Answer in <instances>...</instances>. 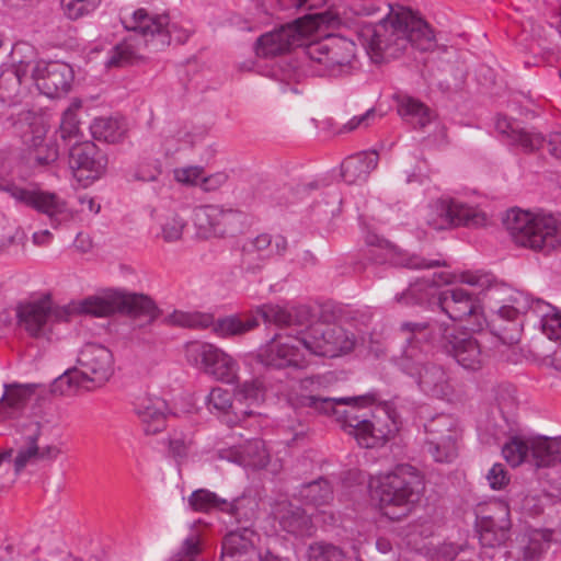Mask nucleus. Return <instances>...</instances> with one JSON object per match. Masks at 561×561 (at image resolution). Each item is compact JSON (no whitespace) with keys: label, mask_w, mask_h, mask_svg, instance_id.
I'll return each mask as SVG.
<instances>
[{"label":"nucleus","mask_w":561,"mask_h":561,"mask_svg":"<svg viewBox=\"0 0 561 561\" xmlns=\"http://www.w3.org/2000/svg\"><path fill=\"white\" fill-rule=\"evenodd\" d=\"M435 304L453 321L474 320L477 327L482 325V306L480 299L468 290L456 287L437 294Z\"/></svg>","instance_id":"nucleus-18"},{"label":"nucleus","mask_w":561,"mask_h":561,"mask_svg":"<svg viewBox=\"0 0 561 561\" xmlns=\"http://www.w3.org/2000/svg\"><path fill=\"white\" fill-rule=\"evenodd\" d=\"M439 335L438 346L453 357L466 370L481 369L488 360V354L482 350L479 341L465 332L455 333L448 324H436Z\"/></svg>","instance_id":"nucleus-12"},{"label":"nucleus","mask_w":561,"mask_h":561,"mask_svg":"<svg viewBox=\"0 0 561 561\" xmlns=\"http://www.w3.org/2000/svg\"><path fill=\"white\" fill-rule=\"evenodd\" d=\"M272 254V237L268 233L248 238L240 248L239 266L245 273L256 274L264 267Z\"/></svg>","instance_id":"nucleus-24"},{"label":"nucleus","mask_w":561,"mask_h":561,"mask_svg":"<svg viewBox=\"0 0 561 561\" xmlns=\"http://www.w3.org/2000/svg\"><path fill=\"white\" fill-rule=\"evenodd\" d=\"M191 439L183 433L174 432L169 438V453L178 461L186 458Z\"/></svg>","instance_id":"nucleus-59"},{"label":"nucleus","mask_w":561,"mask_h":561,"mask_svg":"<svg viewBox=\"0 0 561 561\" xmlns=\"http://www.w3.org/2000/svg\"><path fill=\"white\" fill-rule=\"evenodd\" d=\"M426 450L436 462H451L458 456V449L454 434L428 437Z\"/></svg>","instance_id":"nucleus-39"},{"label":"nucleus","mask_w":561,"mask_h":561,"mask_svg":"<svg viewBox=\"0 0 561 561\" xmlns=\"http://www.w3.org/2000/svg\"><path fill=\"white\" fill-rule=\"evenodd\" d=\"M305 353L324 357H336L354 348L353 334L342 327L329 323H317L301 334Z\"/></svg>","instance_id":"nucleus-13"},{"label":"nucleus","mask_w":561,"mask_h":561,"mask_svg":"<svg viewBox=\"0 0 561 561\" xmlns=\"http://www.w3.org/2000/svg\"><path fill=\"white\" fill-rule=\"evenodd\" d=\"M101 0H60L64 14L70 20H78L92 12Z\"/></svg>","instance_id":"nucleus-54"},{"label":"nucleus","mask_w":561,"mask_h":561,"mask_svg":"<svg viewBox=\"0 0 561 561\" xmlns=\"http://www.w3.org/2000/svg\"><path fill=\"white\" fill-rule=\"evenodd\" d=\"M256 313L261 316L265 323H273L279 328L301 324V311L288 309L279 305L265 304L256 308Z\"/></svg>","instance_id":"nucleus-34"},{"label":"nucleus","mask_w":561,"mask_h":561,"mask_svg":"<svg viewBox=\"0 0 561 561\" xmlns=\"http://www.w3.org/2000/svg\"><path fill=\"white\" fill-rule=\"evenodd\" d=\"M398 366L426 396L443 399L451 393L449 376L444 367L425 360L415 347L411 346L404 352Z\"/></svg>","instance_id":"nucleus-7"},{"label":"nucleus","mask_w":561,"mask_h":561,"mask_svg":"<svg viewBox=\"0 0 561 561\" xmlns=\"http://www.w3.org/2000/svg\"><path fill=\"white\" fill-rule=\"evenodd\" d=\"M81 107V100L73 99L70 105L65 110L60 123V136L62 139H71L79 134L80 122L77 113Z\"/></svg>","instance_id":"nucleus-52"},{"label":"nucleus","mask_w":561,"mask_h":561,"mask_svg":"<svg viewBox=\"0 0 561 561\" xmlns=\"http://www.w3.org/2000/svg\"><path fill=\"white\" fill-rule=\"evenodd\" d=\"M85 383L78 368L68 369L54 380L51 392L59 396L70 394L80 387L89 389Z\"/></svg>","instance_id":"nucleus-50"},{"label":"nucleus","mask_w":561,"mask_h":561,"mask_svg":"<svg viewBox=\"0 0 561 561\" xmlns=\"http://www.w3.org/2000/svg\"><path fill=\"white\" fill-rule=\"evenodd\" d=\"M80 310L95 317H107L115 312L136 317L140 310V297L118 290H106L84 299Z\"/></svg>","instance_id":"nucleus-19"},{"label":"nucleus","mask_w":561,"mask_h":561,"mask_svg":"<svg viewBox=\"0 0 561 561\" xmlns=\"http://www.w3.org/2000/svg\"><path fill=\"white\" fill-rule=\"evenodd\" d=\"M423 490L424 480L419 470L410 465H399L378 479L375 493L382 514L391 520H399L412 511Z\"/></svg>","instance_id":"nucleus-3"},{"label":"nucleus","mask_w":561,"mask_h":561,"mask_svg":"<svg viewBox=\"0 0 561 561\" xmlns=\"http://www.w3.org/2000/svg\"><path fill=\"white\" fill-rule=\"evenodd\" d=\"M398 113L407 119L415 122L420 127L426 126L432 117L430 108L421 101L403 96L398 105Z\"/></svg>","instance_id":"nucleus-42"},{"label":"nucleus","mask_w":561,"mask_h":561,"mask_svg":"<svg viewBox=\"0 0 561 561\" xmlns=\"http://www.w3.org/2000/svg\"><path fill=\"white\" fill-rule=\"evenodd\" d=\"M0 188L18 203L45 215L54 228L72 218V211L68 207V203L55 192L45 191L37 186L22 187L14 183H4Z\"/></svg>","instance_id":"nucleus-9"},{"label":"nucleus","mask_w":561,"mask_h":561,"mask_svg":"<svg viewBox=\"0 0 561 561\" xmlns=\"http://www.w3.org/2000/svg\"><path fill=\"white\" fill-rule=\"evenodd\" d=\"M300 496L307 504L322 506L333 500V490L325 479L320 478L304 484L300 489Z\"/></svg>","instance_id":"nucleus-41"},{"label":"nucleus","mask_w":561,"mask_h":561,"mask_svg":"<svg viewBox=\"0 0 561 561\" xmlns=\"http://www.w3.org/2000/svg\"><path fill=\"white\" fill-rule=\"evenodd\" d=\"M308 561H345V552L339 546L327 541H316L307 549Z\"/></svg>","instance_id":"nucleus-49"},{"label":"nucleus","mask_w":561,"mask_h":561,"mask_svg":"<svg viewBox=\"0 0 561 561\" xmlns=\"http://www.w3.org/2000/svg\"><path fill=\"white\" fill-rule=\"evenodd\" d=\"M139 39L137 34L126 37L113 47L112 54L105 61L107 68L125 67L134 64L138 58Z\"/></svg>","instance_id":"nucleus-38"},{"label":"nucleus","mask_w":561,"mask_h":561,"mask_svg":"<svg viewBox=\"0 0 561 561\" xmlns=\"http://www.w3.org/2000/svg\"><path fill=\"white\" fill-rule=\"evenodd\" d=\"M151 216L158 220L161 237L165 242H175L182 238L186 221L180 215L154 209Z\"/></svg>","instance_id":"nucleus-37"},{"label":"nucleus","mask_w":561,"mask_h":561,"mask_svg":"<svg viewBox=\"0 0 561 561\" xmlns=\"http://www.w3.org/2000/svg\"><path fill=\"white\" fill-rule=\"evenodd\" d=\"M13 129L28 149L27 160L32 168L45 169L58 160V146L46 140L47 129L41 116L32 111L22 112L13 123Z\"/></svg>","instance_id":"nucleus-6"},{"label":"nucleus","mask_w":561,"mask_h":561,"mask_svg":"<svg viewBox=\"0 0 561 561\" xmlns=\"http://www.w3.org/2000/svg\"><path fill=\"white\" fill-rule=\"evenodd\" d=\"M69 165L79 180H95L105 171L107 159L92 141L76 142L69 151Z\"/></svg>","instance_id":"nucleus-22"},{"label":"nucleus","mask_w":561,"mask_h":561,"mask_svg":"<svg viewBox=\"0 0 561 561\" xmlns=\"http://www.w3.org/2000/svg\"><path fill=\"white\" fill-rule=\"evenodd\" d=\"M190 506L196 512H209L211 510L230 511L232 504L227 500L220 499L216 493L206 489L194 491L188 497Z\"/></svg>","instance_id":"nucleus-40"},{"label":"nucleus","mask_w":561,"mask_h":561,"mask_svg":"<svg viewBox=\"0 0 561 561\" xmlns=\"http://www.w3.org/2000/svg\"><path fill=\"white\" fill-rule=\"evenodd\" d=\"M256 358L259 363L266 367L267 375L271 370L280 371L279 382L287 378L286 368L304 369L308 365L300 337L293 335L283 336L276 334L260 348Z\"/></svg>","instance_id":"nucleus-10"},{"label":"nucleus","mask_w":561,"mask_h":561,"mask_svg":"<svg viewBox=\"0 0 561 561\" xmlns=\"http://www.w3.org/2000/svg\"><path fill=\"white\" fill-rule=\"evenodd\" d=\"M207 405L209 410H216L220 413H227L230 409L237 414V408L232 403V396L227 389L220 387L213 388L207 396Z\"/></svg>","instance_id":"nucleus-55"},{"label":"nucleus","mask_w":561,"mask_h":561,"mask_svg":"<svg viewBox=\"0 0 561 561\" xmlns=\"http://www.w3.org/2000/svg\"><path fill=\"white\" fill-rule=\"evenodd\" d=\"M319 14H306L291 23L261 35L255 44L259 57L271 58L283 55L295 47H305L306 37L316 28L314 19Z\"/></svg>","instance_id":"nucleus-8"},{"label":"nucleus","mask_w":561,"mask_h":561,"mask_svg":"<svg viewBox=\"0 0 561 561\" xmlns=\"http://www.w3.org/2000/svg\"><path fill=\"white\" fill-rule=\"evenodd\" d=\"M255 533L248 528L229 531L222 541V561H242L243 554L254 549Z\"/></svg>","instance_id":"nucleus-31"},{"label":"nucleus","mask_w":561,"mask_h":561,"mask_svg":"<svg viewBox=\"0 0 561 561\" xmlns=\"http://www.w3.org/2000/svg\"><path fill=\"white\" fill-rule=\"evenodd\" d=\"M403 9L392 10L376 24H365L359 36L375 62L399 58L407 49L403 27Z\"/></svg>","instance_id":"nucleus-5"},{"label":"nucleus","mask_w":561,"mask_h":561,"mask_svg":"<svg viewBox=\"0 0 561 561\" xmlns=\"http://www.w3.org/2000/svg\"><path fill=\"white\" fill-rule=\"evenodd\" d=\"M42 433V425L38 422H30L24 435L25 446L22 447L14 460L15 476H18L32 459L55 460L60 455V449L55 445L39 447L37 442Z\"/></svg>","instance_id":"nucleus-23"},{"label":"nucleus","mask_w":561,"mask_h":561,"mask_svg":"<svg viewBox=\"0 0 561 561\" xmlns=\"http://www.w3.org/2000/svg\"><path fill=\"white\" fill-rule=\"evenodd\" d=\"M424 427L428 437L454 434V420L447 414H439L430 420Z\"/></svg>","instance_id":"nucleus-57"},{"label":"nucleus","mask_w":561,"mask_h":561,"mask_svg":"<svg viewBox=\"0 0 561 561\" xmlns=\"http://www.w3.org/2000/svg\"><path fill=\"white\" fill-rule=\"evenodd\" d=\"M23 94L19 75L4 70L0 73V100L8 104H16Z\"/></svg>","instance_id":"nucleus-47"},{"label":"nucleus","mask_w":561,"mask_h":561,"mask_svg":"<svg viewBox=\"0 0 561 561\" xmlns=\"http://www.w3.org/2000/svg\"><path fill=\"white\" fill-rule=\"evenodd\" d=\"M247 215L237 209L206 205L194 210V226L202 238L234 236L244 227Z\"/></svg>","instance_id":"nucleus-15"},{"label":"nucleus","mask_w":561,"mask_h":561,"mask_svg":"<svg viewBox=\"0 0 561 561\" xmlns=\"http://www.w3.org/2000/svg\"><path fill=\"white\" fill-rule=\"evenodd\" d=\"M18 323L33 337L45 336L53 322L67 321V307L55 306L49 296L21 304L16 311Z\"/></svg>","instance_id":"nucleus-16"},{"label":"nucleus","mask_w":561,"mask_h":561,"mask_svg":"<svg viewBox=\"0 0 561 561\" xmlns=\"http://www.w3.org/2000/svg\"><path fill=\"white\" fill-rule=\"evenodd\" d=\"M510 537L506 536V533L481 529L479 530V540L482 547L485 548H495L504 545Z\"/></svg>","instance_id":"nucleus-63"},{"label":"nucleus","mask_w":561,"mask_h":561,"mask_svg":"<svg viewBox=\"0 0 561 561\" xmlns=\"http://www.w3.org/2000/svg\"><path fill=\"white\" fill-rule=\"evenodd\" d=\"M160 319L162 320L161 309L151 297L142 294V328Z\"/></svg>","instance_id":"nucleus-62"},{"label":"nucleus","mask_w":561,"mask_h":561,"mask_svg":"<svg viewBox=\"0 0 561 561\" xmlns=\"http://www.w3.org/2000/svg\"><path fill=\"white\" fill-rule=\"evenodd\" d=\"M426 225L437 231L465 226L478 228L484 226V213L454 198L438 199L431 204L425 215Z\"/></svg>","instance_id":"nucleus-11"},{"label":"nucleus","mask_w":561,"mask_h":561,"mask_svg":"<svg viewBox=\"0 0 561 561\" xmlns=\"http://www.w3.org/2000/svg\"><path fill=\"white\" fill-rule=\"evenodd\" d=\"M169 414L170 409L163 398L147 394L142 398V432L152 435L163 431Z\"/></svg>","instance_id":"nucleus-28"},{"label":"nucleus","mask_w":561,"mask_h":561,"mask_svg":"<svg viewBox=\"0 0 561 561\" xmlns=\"http://www.w3.org/2000/svg\"><path fill=\"white\" fill-rule=\"evenodd\" d=\"M403 27L407 38V47L411 46L421 51L432 50L436 46L433 30L411 10L403 9Z\"/></svg>","instance_id":"nucleus-25"},{"label":"nucleus","mask_w":561,"mask_h":561,"mask_svg":"<svg viewBox=\"0 0 561 561\" xmlns=\"http://www.w3.org/2000/svg\"><path fill=\"white\" fill-rule=\"evenodd\" d=\"M504 225L518 247L545 254L561 248V219L553 214L511 209Z\"/></svg>","instance_id":"nucleus-2"},{"label":"nucleus","mask_w":561,"mask_h":561,"mask_svg":"<svg viewBox=\"0 0 561 561\" xmlns=\"http://www.w3.org/2000/svg\"><path fill=\"white\" fill-rule=\"evenodd\" d=\"M172 36L179 44H184L188 31L170 24L168 14H149L142 9V46L151 53L163 50L171 43Z\"/></svg>","instance_id":"nucleus-17"},{"label":"nucleus","mask_w":561,"mask_h":561,"mask_svg":"<svg viewBox=\"0 0 561 561\" xmlns=\"http://www.w3.org/2000/svg\"><path fill=\"white\" fill-rule=\"evenodd\" d=\"M185 356L190 364L222 382L233 383L238 379L237 360L213 344L192 342L186 345Z\"/></svg>","instance_id":"nucleus-14"},{"label":"nucleus","mask_w":561,"mask_h":561,"mask_svg":"<svg viewBox=\"0 0 561 561\" xmlns=\"http://www.w3.org/2000/svg\"><path fill=\"white\" fill-rule=\"evenodd\" d=\"M116 129L117 123L115 121L101 118L92 126V134L95 139L115 142L121 137V134L117 133Z\"/></svg>","instance_id":"nucleus-56"},{"label":"nucleus","mask_w":561,"mask_h":561,"mask_svg":"<svg viewBox=\"0 0 561 561\" xmlns=\"http://www.w3.org/2000/svg\"><path fill=\"white\" fill-rule=\"evenodd\" d=\"M531 438L524 439L517 436L512 437L502 448L505 460L512 466L517 467L524 461L531 460Z\"/></svg>","instance_id":"nucleus-44"},{"label":"nucleus","mask_w":561,"mask_h":561,"mask_svg":"<svg viewBox=\"0 0 561 561\" xmlns=\"http://www.w3.org/2000/svg\"><path fill=\"white\" fill-rule=\"evenodd\" d=\"M32 79L43 94L57 98L70 90L73 70L66 62L41 60L32 68Z\"/></svg>","instance_id":"nucleus-20"},{"label":"nucleus","mask_w":561,"mask_h":561,"mask_svg":"<svg viewBox=\"0 0 561 561\" xmlns=\"http://www.w3.org/2000/svg\"><path fill=\"white\" fill-rule=\"evenodd\" d=\"M489 485L493 490H502L510 482L507 470L502 463H494L486 474Z\"/></svg>","instance_id":"nucleus-61"},{"label":"nucleus","mask_w":561,"mask_h":561,"mask_svg":"<svg viewBox=\"0 0 561 561\" xmlns=\"http://www.w3.org/2000/svg\"><path fill=\"white\" fill-rule=\"evenodd\" d=\"M270 375L265 374L263 380L252 379L247 380L240 385L236 390L238 401H245L250 403H259L264 399L265 387L274 388V385L268 382Z\"/></svg>","instance_id":"nucleus-46"},{"label":"nucleus","mask_w":561,"mask_h":561,"mask_svg":"<svg viewBox=\"0 0 561 561\" xmlns=\"http://www.w3.org/2000/svg\"><path fill=\"white\" fill-rule=\"evenodd\" d=\"M374 396L354 398H324L301 396L299 404L323 414H333L343 431L353 435L365 448L383 445L398 431L396 412L388 405H380L374 412L364 411V407L373 403Z\"/></svg>","instance_id":"nucleus-1"},{"label":"nucleus","mask_w":561,"mask_h":561,"mask_svg":"<svg viewBox=\"0 0 561 561\" xmlns=\"http://www.w3.org/2000/svg\"><path fill=\"white\" fill-rule=\"evenodd\" d=\"M77 363L85 382L103 386L114 373L113 355L103 345L89 343L80 351Z\"/></svg>","instance_id":"nucleus-21"},{"label":"nucleus","mask_w":561,"mask_h":561,"mask_svg":"<svg viewBox=\"0 0 561 561\" xmlns=\"http://www.w3.org/2000/svg\"><path fill=\"white\" fill-rule=\"evenodd\" d=\"M531 461L537 467H554L561 463V436L531 438Z\"/></svg>","instance_id":"nucleus-32"},{"label":"nucleus","mask_w":561,"mask_h":561,"mask_svg":"<svg viewBox=\"0 0 561 561\" xmlns=\"http://www.w3.org/2000/svg\"><path fill=\"white\" fill-rule=\"evenodd\" d=\"M214 332L220 337H229L236 335H242L259 325V321L255 317H247L241 319L238 316H228L218 319L216 322L213 321Z\"/></svg>","instance_id":"nucleus-35"},{"label":"nucleus","mask_w":561,"mask_h":561,"mask_svg":"<svg viewBox=\"0 0 561 561\" xmlns=\"http://www.w3.org/2000/svg\"><path fill=\"white\" fill-rule=\"evenodd\" d=\"M34 391L33 385L27 386H5V391L0 398V413L4 416H11L13 412L25 405Z\"/></svg>","instance_id":"nucleus-36"},{"label":"nucleus","mask_w":561,"mask_h":561,"mask_svg":"<svg viewBox=\"0 0 561 561\" xmlns=\"http://www.w3.org/2000/svg\"><path fill=\"white\" fill-rule=\"evenodd\" d=\"M436 324H440L437 321L433 322H413L407 321L401 323V331L410 332L415 339H426L434 345L438 346L439 335L435 329Z\"/></svg>","instance_id":"nucleus-53"},{"label":"nucleus","mask_w":561,"mask_h":561,"mask_svg":"<svg viewBox=\"0 0 561 561\" xmlns=\"http://www.w3.org/2000/svg\"><path fill=\"white\" fill-rule=\"evenodd\" d=\"M162 322L183 328L204 329L211 325L213 317L207 313L175 310L168 317L163 318Z\"/></svg>","instance_id":"nucleus-45"},{"label":"nucleus","mask_w":561,"mask_h":561,"mask_svg":"<svg viewBox=\"0 0 561 561\" xmlns=\"http://www.w3.org/2000/svg\"><path fill=\"white\" fill-rule=\"evenodd\" d=\"M376 151H364L346 158L342 163V178L348 184L365 182L378 164Z\"/></svg>","instance_id":"nucleus-29"},{"label":"nucleus","mask_w":561,"mask_h":561,"mask_svg":"<svg viewBox=\"0 0 561 561\" xmlns=\"http://www.w3.org/2000/svg\"><path fill=\"white\" fill-rule=\"evenodd\" d=\"M542 332L550 340L561 339V312L554 311L540 324Z\"/></svg>","instance_id":"nucleus-64"},{"label":"nucleus","mask_w":561,"mask_h":561,"mask_svg":"<svg viewBox=\"0 0 561 561\" xmlns=\"http://www.w3.org/2000/svg\"><path fill=\"white\" fill-rule=\"evenodd\" d=\"M199 543L198 535H191L183 541L182 548L172 558V561H196V557L201 552Z\"/></svg>","instance_id":"nucleus-58"},{"label":"nucleus","mask_w":561,"mask_h":561,"mask_svg":"<svg viewBox=\"0 0 561 561\" xmlns=\"http://www.w3.org/2000/svg\"><path fill=\"white\" fill-rule=\"evenodd\" d=\"M203 173L204 169L201 167L179 168L174 170V179L184 185L199 186Z\"/></svg>","instance_id":"nucleus-60"},{"label":"nucleus","mask_w":561,"mask_h":561,"mask_svg":"<svg viewBox=\"0 0 561 561\" xmlns=\"http://www.w3.org/2000/svg\"><path fill=\"white\" fill-rule=\"evenodd\" d=\"M85 383L78 368L68 369L54 380L51 392L59 396L70 394L80 387L89 389Z\"/></svg>","instance_id":"nucleus-51"},{"label":"nucleus","mask_w":561,"mask_h":561,"mask_svg":"<svg viewBox=\"0 0 561 561\" xmlns=\"http://www.w3.org/2000/svg\"><path fill=\"white\" fill-rule=\"evenodd\" d=\"M552 531L548 529H530L525 531L518 541V556L515 561H539L549 548Z\"/></svg>","instance_id":"nucleus-30"},{"label":"nucleus","mask_w":561,"mask_h":561,"mask_svg":"<svg viewBox=\"0 0 561 561\" xmlns=\"http://www.w3.org/2000/svg\"><path fill=\"white\" fill-rule=\"evenodd\" d=\"M510 515V507L506 503H494L492 513L481 518L480 528L506 533V536L510 537L512 526Z\"/></svg>","instance_id":"nucleus-43"},{"label":"nucleus","mask_w":561,"mask_h":561,"mask_svg":"<svg viewBox=\"0 0 561 561\" xmlns=\"http://www.w3.org/2000/svg\"><path fill=\"white\" fill-rule=\"evenodd\" d=\"M356 45L341 36L310 42L301 49L317 76L341 77L354 68Z\"/></svg>","instance_id":"nucleus-4"},{"label":"nucleus","mask_w":561,"mask_h":561,"mask_svg":"<svg viewBox=\"0 0 561 561\" xmlns=\"http://www.w3.org/2000/svg\"><path fill=\"white\" fill-rule=\"evenodd\" d=\"M280 527L295 536H309L312 533L310 516L300 507L287 505L277 512Z\"/></svg>","instance_id":"nucleus-33"},{"label":"nucleus","mask_w":561,"mask_h":561,"mask_svg":"<svg viewBox=\"0 0 561 561\" xmlns=\"http://www.w3.org/2000/svg\"><path fill=\"white\" fill-rule=\"evenodd\" d=\"M448 282V274L444 272L434 273L431 278H422L421 280L411 284L403 293L397 294L394 296V300L397 304L402 306L421 305L428 300L430 297L435 296V294L432 293L434 287Z\"/></svg>","instance_id":"nucleus-26"},{"label":"nucleus","mask_w":561,"mask_h":561,"mask_svg":"<svg viewBox=\"0 0 561 561\" xmlns=\"http://www.w3.org/2000/svg\"><path fill=\"white\" fill-rule=\"evenodd\" d=\"M460 280L463 284L479 287L482 291L485 290L490 300H496L499 291L503 288L491 273L467 272L461 275Z\"/></svg>","instance_id":"nucleus-48"},{"label":"nucleus","mask_w":561,"mask_h":561,"mask_svg":"<svg viewBox=\"0 0 561 561\" xmlns=\"http://www.w3.org/2000/svg\"><path fill=\"white\" fill-rule=\"evenodd\" d=\"M495 127L501 134L507 135L513 144L520 146L525 152L539 150L546 141L542 134L522 128L515 121L504 116L497 117Z\"/></svg>","instance_id":"nucleus-27"}]
</instances>
